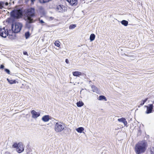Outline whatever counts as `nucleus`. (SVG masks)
<instances>
[{"label":"nucleus","instance_id":"aec40b11","mask_svg":"<svg viewBox=\"0 0 154 154\" xmlns=\"http://www.w3.org/2000/svg\"><path fill=\"white\" fill-rule=\"evenodd\" d=\"M99 100H104L105 101H106L107 99L105 96L103 95H100L99 97Z\"/></svg>","mask_w":154,"mask_h":154},{"label":"nucleus","instance_id":"a211bd4d","mask_svg":"<svg viewBox=\"0 0 154 154\" xmlns=\"http://www.w3.org/2000/svg\"><path fill=\"white\" fill-rule=\"evenodd\" d=\"M63 10V8L60 5L58 6L57 7V10L59 12H62Z\"/></svg>","mask_w":154,"mask_h":154},{"label":"nucleus","instance_id":"f3484780","mask_svg":"<svg viewBox=\"0 0 154 154\" xmlns=\"http://www.w3.org/2000/svg\"><path fill=\"white\" fill-rule=\"evenodd\" d=\"M76 130L79 133H82L84 130V128L82 127H80L76 128Z\"/></svg>","mask_w":154,"mask_h":154},{"label":"nucleus","instance_id":"4468645a","mask_svg":"<svg viewBox=\"0 0 154 154\" xmlns=\"http://www.w3.org/2000/svg\"><path fill=\"white\" fill-rule=\"evenodd\" d=\"M72 74L74 76H79L81 75L82 73L80 72L75 71L73 72Z\"/></svg>","mask_w":154,"mask_h":154},{"label":"nucleus","instance_id":"4c0bfd02","mask_svg":"<svg viewBox=\"0 0 154 154\" xmlns=\"http://www.w3.org/2000/svg\"><path fill=\"white\" fill-rule=\"evenodd\" d=\"M5 5L6 6H7L8 5V2H6L5 3Z\"/></svg>","mask_w":154,"mask_h":154},{"label":"nucleus","instance_id":"a878e982","mask_svg":"<svg viewBox=\"0 0 154 154\" xmlns=\"http://www.w3.org/2000/svg\"><path fill=\"white\" fill-rule=\"evenodd\" d=\"M60 43L59 41H56L54 42L55 45L57 47H59L60 46Z\"/></svg>","mask_w":154,"mask_h":154},{"label":"nucleus","instance_id":"0eeeda50","mask_svg":"<svg viewBox=\"0 0 154 154\" xmlns=\"http://www.w3.org/2000/svg\"><path fill=\"white\" fill-rule=\"evenodd\" d=\"M28 15L29 18H31L35 16V9L33 8L29 9L27 10Z\"/></svg>","mask_w":154,"mask_h":154},{"label":"nucleus","instance_id":"4be33fe9","mask_svg":"<svg viewBox=\"0 0 154 154\" xmlns=\"http://www.w3.org/2000/svg\"><path fill=\"white\" fill-rule=\"evenodd\" d=\"M76 104L78 107H81L83 106L84 104L83 102L79 101Z\"/></svg>","mask_w":154,"mask_h":154},{"label":"nucleus","instance_id":"473e14b6","mask_svg":"<svg viewBox=\"0 0 154 154\" xmlns=\"http://www.w3.org/2000/svg\"><path fill=\"white\" fill-rule=\"evenodd\" d=\"M54 19V17H48V19L49 20H52Z\"/></svg>","mask_w":154,"mask_h":154},{"label":"nucleus","instance_id":"ddd939ff","mask_svg":"<svg viewBox=\"0 0 154 154\" xmlns=\"http://www.w3.org/2000/svg\"><path fill=\"white\" fill-rule=\"evenodd\" d=\"M49 119V115H45L42 118V120L44 122L48 121Z\"/></svg>","mask_w":154,"mask_h":154},{"label":"nucleus","instance_id":"f257e3e1","mask_svg":"<svg viewBox=\"0 0 154 154\" xmlns=\"http://www.w3.org/2000/svg\"><path fill=\"white\" fill-rule=\"evenodd\" d=\"M147 145L146 143L141 142L136 144L134 147V151L136 154H141L146 151Z\"/></svg>","mask_w":154,"mask_h":154},{"label":"nucleus","instance_id":"72a5a7b5","mask_svg":"<svg viewBox=\"0 0 154 154\" xmlns=\"http://www.w3.org/2000/svg\"><path fill=\"white\" fill-rule=\"evenodd\" d=\"M39 23L42 24L45 23V22L42 20H39Z\"/></svg>","mask_w":154,"mask_h":154},{"label":"nucleus","instance_id":"dca6fc26","mask_svg":"<svg viewBox=\"0 0 154 154\" xmlns=\"http://www.w3.org/2000/svg\"><path fill=\"white\" fill-rule=\"evenodd\" d=\"M121 24L125 26H126L128 24V22L125 20H123L121 22Z\"/></svg>","mask_w":154,"mask_h":154},{"label":"nucleus","instance_id":"2f4dec72","mask_svg":"<svg viewBox=\"0 0 154 154\" xmlns=\"http://www.w3.org/2000/svg\"><path fill=\"white\" fill-rule=\"evenodd\" d=\"M40 9L41 10H42V13H43V14H45V12H44V9L43 8V7H41L40 8Z\"/></svg>","mask_w":154,"mask_h":154},{"label":"nucleus","instance_id":"f03ea898","mask_svg":"<svg viewBox=\"0 0 154 154\" xmlns=\"http://www.w3.org/2000/svg\"><path fill=\"white\" fill-rule=\"evenodd\" d=\"M11 18L13 22L15 20L21 18L23 15V11L20 9L14 10L10 13Z\"/></svg>","mask_w":154,"mask_h":154},{"label":"nucleus","instance_id":"f8f14e48","mask_svg":"<svg viewBox=\"0 0 154 154\" xmlns=\"http://www.w3.org/2000/svg\"><path fill=\"white\" fill-rule=\"evenodd\" d=\"M118 121L120 122L123 123L125 126L127 124V121L126 120V119L122 117L121 118L119 119H118Z\"/></svg>","mask_w":154,"mask_h":154},{"label":"nucleus","instance_id":"412c9836","mask_svg":"<svg viewBox=\"0 0 154 154\" xmlns=\"http://www.w3.org/2000/svg\"><path fill=\"white\" fill-rule=\"evenodd\" d=\"M147 98H146L144 100H142L140 102V104L138 106V107H140L141 106L143 105L144 103L147 101Z\"/></svg>","mask_w":154,"mask_h":154},{"label":"nucleus","instance_id":"ea45409f","mask_svg":"<svg viewBox=\"0 0 154 154\" xmlns=\"http://www.w3.org/2000/svg\"><path fill=\"white\" fill-rule=\"evenodd\" d=\"M89 82H91V81H89Z\"/></svg>","mask_w":154,"mask_h":154},{"label":"nucleus","instance_id":"6e6552de","mask_svg":"<svg viewBox=\"0 0 154 154\" xmlns=\"http://www.w3.org/2000/svg\"><path fill=\"white\" fill-rule=\"evenodd\" d=\"M31 113L32 115V117L34 119H37L40 115L39 112H37L34 110L31 111Z\"/></svg>","mask_w":154,"mask_h":154},{"label":"nucleus","instance_id":"f704fd0d","mask_svg":"<svg viewBox=\"0 0 154 154\" xmlns=\"http://www.w3.org/2000/svg\"><path fill=\"white\" fill-rule=\"evenodd\" d=\"M4 66L3 64H2L0 65V69H4Z\"/></svg>","mask_w":154,"mask_h":154},{"label":"nucleus","instance_id":"6ab92c4d","mask_svg":"<svg viewBox=\"0 0 154 154\" xmlns=\"http://www.w3.org/2000/svg\"><path fill=\"white\" fill-rule=\"evenodd\" d=\"M95 35L94 34H91L90 37V39L91 42L94 41L95 38Z\"/></svg>","mask_w":154,"mask_h":154},{"label":"nucleus","instance_id":"39448f33","mask_svg":"<svg viewBox=\"0 0 154 154\" xmlns=\"http://www.w3.org/2000/svg\"><path fill=\"white\" fill-rule=\"evenodd\" d=\"M8 35H10L9 34L8 31L7 29H5V27L2 29H0V36L5 38Z\"/></svg>","mask_w":154,"mask_h":154},{"label":"nucleus","instance_id":"20e7f679","mask_svg":"<svg viewBox=\"0 0 154 154\" xmlns=\"http://www.w3.org/2000/svg\"><path fill=\"white\" fill-rule=\"evenodd\" d=\"M64 126L62 125L61 122H56L55 125V130L57 132H61L64 130Z\"/></svg>","mask_w":154,"mask_h":154},{"label":"nucleus","instance_id":"423d86ee","mask_svg":"<svg viewBox=\"0 0 154 154\" xmlns=\"http://www.w3.org/2000/svg\"><path fill=\"white\" fill-rule=\"evenodd\" d=\"M33 22L34 21L33 19L31 18H28L26 24V27L28 28L29 30L32 31L33 30V27L32 25H31V23Z\"/></svg>","mask_w":154,"mask_h":154},{"label":"nucleus","instance_id":"c9c22d12","mask_svg":"<svg viewBox=\"0 0 154 154\" xmlns=\"http://www.w3.org/2000/svg\"><path fill=\"white\" fill-rule=\"evenodd\" d=\"M35 0H31V3L32 4H33Z\"/></svg>","mask_w":154,"mask_h":154},{"label":"nucleus","instance_id":"58836bf2","mask_svg":"<svg viewBox=\"0 0 154 154\" xmlns=\"http://www.w3.org/2000/svg\"><path fill=\"white\" fill-rule=\"evenodd\" d=\"M27 53L26 52H23V54L24 55H27Z\"/></svg>","mask_w":154,"mask_h":154},{"label":"nucleus","instance_id":"5701e85b","mask_svg":"<svg viewBox=\"0 0 154 154\" xmlns=\"http://www.w3.org/2000/svg\"><path fill=\"white\" fill-rule=\"evenodd\" d=\"M30 34L29 31L26 32L25 33V36L26 39H28L29 37Z\"/></svg>","mask_w":154,"mask_h":154},{"label":"nucleus","instance_id":"393cba45","mask_svg":"<svg viewBox=\"0 0 154 154\" xmlns=\"http://www.w3.org/2000/svg\"><path fill=\"white\" fill-rule=\"evenodd\" d=\"M5 2L2 1H0V9H2L4 8Z\"/></svg>","mask_w":154,"mask_h":154},{"label":"nucleus","instance_id":"c85d7f7f","mask_svg":"<svg viewBox=\"0 0 154 154\" xmlns=\"http://www.w3.org/2000/svg\"><path fill=\"white\" fill-rule=\"evenodd\" d=\"M18 143L17 144V143H14L12 145V146L14 148H17L18 146Z\"/></svg>","mask_w":154,"mask_h":154},{"label":"nucleus","instance_id":"b1692460","mask_svg":"<svg viewBox=\"0 0 154 154\" xmlns=\"http://www.w3.org/2000/svg\"><path fill=\"white\" fill-rule=\"evenodd\" d=\"M91 88L92 89V91L94 92H97V87L94 85L91 86Z\"/></svg>","mask_w":154,"mask_h":154},{"label":"nucleus","instance_id":"2eb2a0df","mask_svg":"<svg viewBox=\"0 0 154 154\" xmlns=\"http://www.w3.org/2000/svg\"><path fill=\"white\" fill-rule=\"evenodd\" d=\"M7 80L9 83L10 84H13L16 83V81L15 80L10 79L8 78H7Z\"/></svg>","mask_w":154,"mask_h":154},{"label":"nucleus","instance_id":"1a4fd4ad","mask_svg":"<svg viewBox=\"0 0 154 154\" xmlns=\"http://www.w3.org/2000/svg\"><path fill=\"white\" fill-rule=\"evenodd\" d=\"M145 107H146L147 110L146 112V113L148 114L151 113L153 109V105L152 104L149 105V106H145Z\"/></svg>","mask_w":154,"mask_h":154},{"label":"nucleus","instance_id":"7c9ffc66","mask_svg":"<svg viewBox=\"0 0 154 154\" xmlns=\"http://www.w3.org/2000/svg\"><path fill=\"white\" fill-rule=\"evenodd\" d=\"M151 154H154V147L151 149Z\"/></svg>","mask_w":154,"mask_h":154},{"label":"nucleus","instance_id":"9b49d317","mask_svg":"<svg viewBox=\"0 0 154 154\" xmlns=\"http://www.w3.org/2000/svg\"><path fill=\"white\" fill-rule=\"evenodd\" d=\"M18 145V146L17 149V150L19 153H20L24 151V148L21 143H19Z\"/></svg>","mask_w":154,"mask_h":154},{"label":"nucleus","instance_id":"c756f323","mask_svg":"<svg viewBox=\"0 0 154 154\" xmlns=\"http://www.w3.org/2000/svg\"><path fill=\"white\" fill-rule=\"evenodd\" d=\"M5 71L7 72L8 74H10V72L9 69H5Z\"/></svg>","mask_w":154,"mask_h":154},{"label":"nucleus","instance_id":"7ed1b4c3","mask_svg":"<svg viewBox=\"0 0 154 154\" xmlns=\"http://www.w3.org/2000/svg\"><path fill=\"white\" fill-rule=\"evenodd\" d=\"M23 27L22 23L19 22H16L11 25V29L13 32L15 33L19 32L21 31Z\"/></svg>","mask_w":154,"mask_h":154},{"label":"nucleus","instance_id":"cd10ccee","mask_svg":"<svg viewBox=\"0 0 154 154\" xmlns=\"http://www.w3.org/2000/svg\"><path fill=\"white\" fill-rule=\"evenodd\" d=\"M76 26V25L75 24H71L69 26V29H72L74 28Z\"/></svg>","mask_w":154,"mask_h":154},{"label":"nucleus","instance_id":"bb28decb","mask_svg":"<svg viewBox=\"0 0 154 154\" xmlns=\"http://www.w3.org/2000/svg\"><path fill=\"white\" fill-rule=\"evenodd\" d=\"M51 0H40V2L41 3H45L48 2Z\"/></svg>","mask_w":154,"mask_h":154},{"label":"nucleus","instance_id":"e433bc0d","mask_svg":"<svg viewBox=\"0 0 154 154\" xmlns=\"http://www.w3.org/2000/svg\"><path fill=\"white\" fill-rule=\"evenodd\" d=\"M65 62H66V63H69V60L67 59H66L65 60Z\"/></svg>","mask_w":154,"mask_h":154},{"label":"nucleus","instance_id":"9d476101","mask_svg":"<svg viewBox=\"0 0 154 154\" xmlns=\"http://www.w3.org/2000/svg\"><path fill=\"white\" fill-rule=\"evenodd\" d=\"M66 1L72 6H75L78 4V0H66Z\"/></svg>","mask_w":154,"mask_h":154}]
</instances>
